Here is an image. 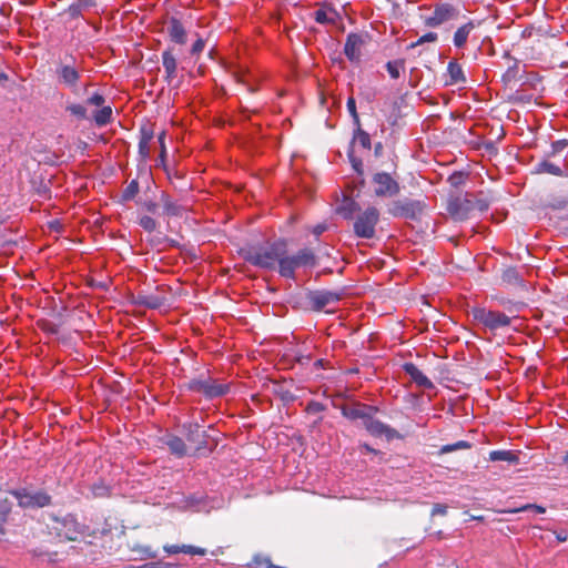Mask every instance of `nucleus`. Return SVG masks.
<instances>
[{"label":"nucleus","instance_id":"nucleus-1","mask_svg":"<svg viewBox=\"0 0 568 568\" xmlns=\"http://www.w3.org/2000/svg\"><path fill=\"white\" fill-rule=\"evenodd\" d=\"M286 253V243L277 241L263 246H253L244 251V260L252 265L266 270H277L281 257Z\"/></svg>","mask_w":568,"mask_h":568},{"label":"nucleus","instance_id":"nucleus-2","mask_svg":"<svg viewBox=\"0 0 568 568\" xmlns=\"http://www.w3.org/2000/svg\"><path fill=\"white\" fill-rule=\"evenodd\" d=\"M489 207L488 200L481 193H466L448 202L447 211L457 221H464L483 213Z\"/></svg>","mask_w":568,"mask_h":568},{"label":"nucleus","instance_id":"nucleus-3","mask_svg":"<svg viewBox=\"0 0 568 568\" xmlns=\"http://www.w3.org/2000/svg\"><path fill=\"white\" fill-rule=\"evenodd\" d=\"M316 264V256L310 248H303L295 255H287V252L281 257L278 273L286 278H294L295 271L302 266H314Z\"/></svg>","mask_w":568,"mask_h":568},{"label":"nucleus","instance_id":"nucleus-4","mask_svg":"<svg viewBox=\"0 0 568 568\" xmlns=\"http://www.w3.org/2000/svg\"><path fill=\"white\" fill-rule=\"evenodd\" d=\"M471 316L478 324L484 325L490 331L507 327L511 324V318L503 312L491 311L484 307H474Z\"/></svg>","mask_w":568,"mask_h":568},{"label":"nucleus","instance_id":"nucleus-5","mask_svg":"<svg viewBox=\"0 0 568 568\" xmlns=\"http://www.w3.org/2000/svg\"><path fill=\"white\" fill-rule=\"evenodd\" d=\"M379 221V211L375 206H368L359 213L354 222V233L361 239H373Z\"/></svg>","mask_w":568,"mask_h":568},{"label":"nucleus","instance_id":"nucleus-6","mask_svg":"<svg viewBox=\"0 0 568 568\" xmlns=\"http://www.w3.org/2000/svg\"><path fill=\"white\" fill-rule=\"evenodd\" d=\"M459 10L452 3L438 2L433 6L430 14L423 18L424 24L428 28H438L444 23L456 20Z\"/></svg>","mask_w":568,"mask_h":568},{"label":"nucleus","instance_id":"nucleus-7","mask_svg":"<svg viewBox=\"0 0 568 568\" xmlns=\"http://www.w3.org/2000/svg\"><path fill=\"white\" fill-rule=\"evenodd\" d=\"M189 389L201 393L206 398H215L225 395L230 390V384L222 383L212 377L194 378L189 383Z\"/></svg>","mask_w":568,"mask_h":568},{"label":"nucleus","instance_id":"nucleus-8","mask_svg":"<svg viewBox=\"0 0 568 568\" xmlns=\"http://www.w3.org/2000/svg\"><path fill=\"white\" fill-rule=\"evenodd\" d=\"M21 508H42L51 504V496L44 490L31 491L27 488L10 490Z\"/></svg>","mask_w":568,"mask_h":568},{"label":"nucleus","instance_id":"nucleus-9","mask_svg":"<svg viewBox=\"0 0 568 568\" xmlns=\"http://www.w3.org/2000/svg\"><path fill=\"white\" fill-rule=\"evenodd\" d=\"M55 77L59 85L74 91L81 79L80 67L73 58L70 61L60 62L55 68Z\"/></svg>","mask_w":568,"mask_h":568},{"label":"nucleus","instance_id":"nucleus-10","mask_svg":"<svg viewBox=\"0 0 568 568\" xmlns=\"http://www.w3.org/2000/svg\"><path fill=\"white\" fill-rule=\"evenodd\" d=\"M425 204L417 200H397L389 207L388 213L395 217L414 220L422 214Z\"/></svg>","mask_w":568,"mask_h":568},{"label":"nucleus","instance_id":"nucleus-11","mask_svg":"<svg viewBox=\"0 0 568 568\" xmlns=\"http://www.w3.org/2000/svg\"><path fill=\"white\" fill-rule=\"evenodd\" d=\"M58 537L65 540H78L83 535V526L73 516L57 519L53 526Z\"/></svg>","mask_w":568,"mask_h":568},{"label":"nucleus","instance_id":"nucleus-12","mask_svg":"<svg viewBox=\"0 0 568 568\" xmlns=\"http://www.w3.org/2000/svg\"><path fill=\"white\" fill-rule=\"evenodd\" d=\"M373 182L375 184V194L377 196L392 197L399 193V184L388 173H376L373 176Z\"/></svg>","mask_w":568,"mask_h":568},{"label":"nucleus","instance_id":"nucleus-13","mask_svg":"<svg viewBox=\"0 0 568 568\" xmlns=\"http://www.w3.org/2000/svg\"><path fill=\"white\" fill-rule=\"evenodd\" d=\"M366 43L364 36L358 33H349L344 45V53L351 62H361L363 48Z\"/></svg>","mask_w":568,"mask_h":568},{"label":"nucleus","instance_id":"nucleus-14","mask_svg":"<svg viewBox=\"0 0 568 568\" xmlns=\"http://www.w3.org/2000/svg\"><path fill=\"white\" fill-rule=\"evenodd\" d=\"M166 33L170 40L176 44L183 45L186 43L187 33L186 29L180 19L171 17L166 21Z\"/></svg>","mask_w":568,"mask_h":568},{"label":"nucleus","instance_id":"nucleus-15","mask_svg":"<svg viewBox=\"0 0 568 568\" xmlns=\"http://www.w3.org/2000/svg\"><path fill=\"white\" fill-rule=\"evenodd\" d=\"M341 300V295L329 291H317L310 295V301L314 310L321 311L325 306L336 303Z\"/></svg>","mask_w":568,"mask_h":568},{"label":"nucleus","instance_id":"nucleus-16","mask_svg":"<svg viewBox=\"0 0 568 568\" xmlns=\"http://www.w3.org/2000/svg\"><path fill=\"white\" fill-rule=\"evenodd\" d=\"M364 426L366 430L373 435V436H385L388 439H392L396 436V430L390 428L389 426L385 425L378 419H375L371 416H368L364 420Z\"/></svg>","mask_w":568,"mask_h":568},{"label":"nucleus","instance_id":"nucleus-17","mask_svg":"<svg viewBox=\"0 0 568 568\" xmlns=\"http://www.w3.org/2000/svg\"><path fill=\"white\" fill-rule=\"evenodd\" d=\"M162 64L165 71V80L171 82L176 78L178 62L171 48L162 52Z\"/></svg>","mask_w":568,"mask_h":568},{"label":"nucleus","instance_id":"nucleus-18","mask_svg":"<svg viewBox=\"0 0 568 568\" xmlns=\"http://www.w3.org/2000/svg\"><path fill=\"white\" fill-rule=\"evenodd\" d=\"M154 136V131L151 125H143L140 129L139 154L142 159L150 156V143Z\"/></svg>","mask_w":568,"mask_h":568},{"label":"nucleus","instance_id":"nucleus-19","mask_svg":"<svg viewBox=\"0 0 568 568\" xmlns=\"http://www.w3.org/2000/svg\"><path fill=\"white\" fill-rule=\"evenodd\" d=\"M406 374L420 387L432 388V381L414 364L407 363L404 365Z\"/></svg>","mask_w":568,"mask_h":568},{"label":"nucleus","instance_id":"nucleus-20","mask_svg":"<svg viewBox=\"0 0 568 568\" xmlns=\"http://www.w3.org/2000/svg\"><path fill=\"white\" fill-rule=\"evenodd\" d=\"M163 549L169 555H175V554H180V552L192 555V556H205L206 555L205 548L196 547V546H192V545H182V546L165 545L163 547Z\"/></svg>","mask_w":568,"mask_h":568},{"label":"nucleus","instance_id":"nucleus-21","mask_svg":"<svg viewBox=\"0 0 568 568\" xmlns=\"http://www.w3.org/2000/svg\"><path fill=\"white\" fill-rule=\"evenodd\" d=\"M476 28L474 21L460 26L454 33L453 42L456 48H464L467 43L468 37L471 31Z\"/></svg>","mask_w":568,"mask_h":568},{"label":"nucleus","instance_id":"nucleus-22","mask_svg":"<svg viewBox=\"0 0 568 568\" xmlns=\"http://www.w3.org/2000/svg\"><path fill=\"white\" fill-rule=\"evenodd\" d=\"M337 17V12L326 6H322L314 12L315 21L321 24H335Z\"/></svg>","mask_w":568,"mask_h":568},{"label":"nucleus","instance_id":"nucleus-23","mask_svg":"<svg viewBox=\"0 0 568 568\" xmlns=\"http://www.w3.org/2000/svg\"><path fill=\"white\" fill-rule=\"evenodd\" d=\"M447 77L446 84L454 85L460 82H465V75L463 68L456 61H450L447 65Z\"/></svg>","mask_w":568,"mask_h":568},{"label":"nucleus","instance_id":"nucleus-24","mask_svg":"<svg viewBox=\"0 0 568 568\" xmlns=\"http://www.w3.org/2000/svg\"><path fill=\"white\" fill-rule=\"evenodd\" d=\"M518 456L511 450H491L489 453V460L491 462H508L511 464L518 463Z\"/></svg>","mask_w":568,"mask_h":568},{"label":"nucleus","instance_id":"nucleus-25","mask_svg":"<svg viewBox=\"0 0 568 568\" xmlns=\"http://www.w3.org/2000/svg\"><path fill=\"white\" fill-rule=\"evenodd\" d=\"M12 510V504L8 500L0 501V536L6 535V524Z\"/></svg>","mask_w":568,"mask_h":568},{"label":"nucleus","instance_id":"nucleus-26","mask_svg":"<svg viewBox=\"0 0 568 568\" xmlns=\"http://www.w3.org/2000/svg\"><path fill=\"white\" fill-rule=\"evenodd\" d=\"M166 445L170 448V450L176 456L182 457L186 453V447L183 439L178 436H170L166 439Z\"/></svg>","mask_w":568,"mask_h":568},{"label":"nucleus","instance_id":"nucleus-27","mask_svg":"<svg viewBox=\"0 0 568 568\" xmlns=\"http://www.w3.org/2000/svg\"><path fill=\"white\" fill-rule=\"evenodd\" d=\"M93 120L99 126L106 125L112 120V108L109 105L102 106V109L94 112Z\"/></svg>","mask_w":568,"mask_h":568},{"label":"nucleus","instance_id":"nucleus-28","mask_svg":"<svg viewBox=\"0 0 568 568\" xmlns=\"http://www.w3.org/2000/svg\"><path fill=\"white\" fill-rule=\"evenodd\" d=\"M164 214L168 216H181L184 207L176 202L171 201L168 196L163 200Z\"/></svg>","mask_w":568,"mask_h":568},{"label":"nucleus","instance_id":"nucleus-29","mask_svg":"<svg viewBox=\"0 0 568 568\" xmlns=\"http://www.w3.org/2000/svg\"><path fill=\"white\" fill-rule=\"evenodd\" d=\"M356 126L357 129L353 139L354 143L359 144L365 150H371L372 143L369 134L361 128V124Z\"/></svg>","mask_w":568,"mask_h":568},{"label":"nucleus","instance_id":"nucleus-30","mask_svg":"<svg viewBox=\"0 0 568 568\" xmlns=\"http://www.w3.org/2000/svg\"><path fill=\"white\" fill-rule=\"evenodd\" d=\"M536 172L537 173H547V174H551V175H556V176H561L564 173H562V170L549 162V161H542L540 163H538L537 168H536Z\"/></svg>","mask_w":568,"mask_h":568},{"label":"nucleus","instance_id":"nucleus-31","mask_svg":"<svg viewBox=\"0 0 568 568\" xmlns=\"http://www.w3.org/2000/svg\"><path fill=\"white\" fill-rule=\"evenodd\" d=\"M358 210V204L353 200H345L339 206L338 213L346 220L353 219V214Z\"/></svg>","mask_w":568,"mask_h":568},{"label":"nucleus","instance_id":"nucleus-32","mask_svg":"<svg viewBox=\"0 0 568 568\" xmlns=\"http://www.w3.org/2000/svg\"><path fill=\"white\" fill-rule=\"evenodd\" d=\"M136 304L155 310L162 305V301L158 296L139 295L136 297Z\"/></svg>","mask_w":568,"mask_h":568},{"label":"nucleus","instance_id":"nucleus-33","mask_svg":"<svg viewBox=\"0 0 568 568\" xmlns=\"http://www.w3.org/2000/svg\"><path fill=\"white\" fill-rule=\"evenodd\" d=\"M404 68H405L404 60L388 61L386 64V69L392 79H398L400 77V72L404 70Z\"/></svg>","mask_w":568,"mask_h":568},{"label":"nucleus","instance_id":"nucleus-34","mask_svg":"<svg viewBox=\"0 0 568 568\" xmlns=\"http://www.w3.org/2000/svg\"><path fill=\"white\" fill-rule=\"evenodd\" d=\"M367 408L368 407L366 406H357L349 409H344L343 414L351 419L362 418L365 420L368 417V414L366 413Z\"/></svg>","mask_w":568,"mask_h":568},{"label":"nucleus","instance_id":"nucleus-35","mask_svg":"<svg viewBox=\"0 0 568 568\" xmlns=\"http://www.w3.org/2000/svg\"><path fill=\"white\" fill-rule=\"evenodd\" d=\"M471 447L470 443L469 442H466V440H458L454 444H448V445H444L440 449H439V454H448V453H452V452H455V450H459V449H469Z\"/></svg>","mask_w":568,"mask_h":568},{"label":"nucleus","instance_id":"nucleus-36","mask_svg":"<svg viewBox=\"0 0 568 568\" xmlns=\"http://www.w3.org/2000/svg\"><path fill=\"white\" fill-rule=\"evenodd\" d=\"M67 110L79 119H87V109L82 104L73 103L67 106Z\"/></svg>","mask_w":568,"mask_h":568},{"label":"nucleus","instance_id":"nucleus-37","mask_svg":"<svg viewBox=\"0 0 568 568\" xmlns=\"http://www.w3.org/2000/svg\"><path fill=\"white\" fill-rule=\"evenodd\" d=\"M139 193V183L136 180H132L123 192L124 200H131Z\"/></svg>","mask_w":568,"mask_h":568},{"label":"nucleus","instance_id":"nucleus-38","mask_svg":"<svg viewBox=\"0 0 568 568\" xmlns=\"http://www.w3.org/2000/svg\"><path fill=\"white\" fill-rule=\"evenodd\" d=\"M139 225L148 232H153L156 229V221L149 215H144L140 219Z\"/></svg>","mask_w":568,"mask_h":568},{"label":"nucleus","instance_id":"nucleus-39","mask_svg":"<svg viewBox=\"0 0 568 568\" xmlns=\"http://www.w3.org/2000/svg\"><path fill=\"white\" fill-rule=\"evenodd\" d=\"M347 110L348 112L351 113L352 118H353V121L356 125H359V115L357 113V110H356V102H355V99L353 97H349L347 99Z\"/></svg>","mask_w":568,"mask_h":568},{"label":"nucleus","instance_id":"nucleus-40","mask_svg":"<svg viewBox=\"0 0 568 568\" xmlns=\"http://www.w3.org/2000/svg\"><path fill=\"white\" fill-rule=\"evenodd\" d=\"M437 38H438L437 33L428 32V33L422 36L416 42H413L410 44V48H416L418 45H422L425 42H435V41H437Z\"/></svg>","mask_w":568,"mask_h":568},{"label":"nucleus","instance_id":"nucleus-41","mask_svg":"<svg viewBox=\"0 0 568 568\" xmlns=\"http://www.w3.org/2000/svg\"><path fill=\"white\" fill-rule=\"evenodd\" d=\"M205 48V41L202 38H199L191 47V54L192 55H200Z\"/></svg>","mask_w":568,"mask_h":568},{"label":"nucleus","instance_id":"nucleus-42","mask_svg":"<svg viewBox=\"0 0 568 568\" xmlns=\"http://www.w3.org/2000/svg\"><path fill=\"white\" fill-rule=\"evenodd\" d=\"M104 97L100 93H94L93 95H91L89 99H88V104H91V105H95V106H101L103 105L104 103Z\"/></svg>","mask_w":568,"mask_h":568},{"label":"nucleus","instance_id":"nucleus-43","mask_svg":"<svg viewBox=\"0 0 568 568\" xmlns=\"http://www.w3.org/2000/svg\"><path fill=\"white\" fill-rule=\"evenodd\" d=\"M526 510H534L536 514H544L546 511V509L542 506L530 505V504L517 509L516 511H526Z\"/></svg>","mask_w":568,"mask_h":568},{"label":"nucleus","instance_id":"nucleus-44","mask_svg":"<svg viewBox=\"0 0 568 568\" xmlns=\"http://www.w3.org/2000/svg\"><path fill=\"white\" fill-rule=\"evenodd\" d=\"M447 514V506L443 504H435L432 509V516H444Z\"/></svg>","mask_w":568,"mask_h":568},{"label":"nucleus","instance_id":"nucleus-45","mask_svg":"<svg viewBox=\"0 0 568 568\" xmlns=\"http://www.w3.org/2000/svg\"><path fill=\"white\" fill-rule=\"evenodd\" d=\"M164 138H165V133L164 132H161L158 136V140H159V143H160V159L161 161H164V158H165V154H166V149H165V144H164Z\"/></svg>","mask_w":568,"mask_h":568},{"label":"nucleus","instance_id":"nucleus-46","mask_svg":"<svg viewBox=\"0 0 568 568\" xmlns=\"http://www.w3.org/2000/svg\"><path fill=\"white\" fill-rule=\"evenodd\" d=\"M567 144H568L567 141H564V140L556 141L555 143H552L554 152L561 151L564 148L567 146Z\"/></svg>","mask_w":568,"mask_h":568},{"label":"nucleus","instance_id":"nucleus-47","mask_svg":"<svg viewBox=\"0 0 568 568\" xmlns=\"http://www.w3.org/2000/svg\"><path fill=\"white\" fill-rule=\"evenodd\" d=\"M308 409H312L314 412H318L323 409V406L318 403H312L308 405Z\"/></svg>","mask_w":568,"mask_h":568},{"label":"nucleus","instance_id":"nucleus-48","mask_svg":"<svg viewBox=\"0 0 568 568\" xmlns=\"http://www.w3.org/2000/svg\"><path fill=\"white\" fill-rule=\"evenodd\" d=\"M324 231H325V226H323V225H317V226L314 229V233H315L316 235H321Z\"/></svg>","mask_w":568,"mask_h":568},{"label":"nucleus","instance_id":"nucleus-49","mask_svg":"<svg viewBox=\"0 0 568 568\" xmlns=\"http://www.w3.org/2000/svg\"><path fill=\"white\" fill-rule=\"evenodd\" d=\"M352 163H353V166L354 169L359 172V166L362 165V162L358 160H355V159H352Z\"/></svg>","mask_w":568,"mask_h":568},{"label":"nucleus","instance_id":"nucleus-50","mask_svg":"<svg viewBox=\"0 0 568 568\" xmlns=\"http://www.w3.org/2000/svg\"><path fill=\"white\" fill-rule=\"evenodd\" d=\"M362 449H364V450H365V452H367V453H375V454L377 453L375 449H373L371 446H368V445H366V444H364V445L362 446Z\"/></svg>","mask_w":568,"mask_h":568},{"label":"nucleus","instance_id":"nucleus-51","mask_svg":"<svg viewBox=\"0 0 568 568\" xmlns=\"http://www.w3.org/2000/svg\"><path fill=\"white\" fill-rule=\"evenodd\" d=\"M8 80V75L0 71V84L6 82Z\"/></svg>","mask_w":568,"mask_h":568},{"label":"nucleus","instance_id":"nucleus-52","mask_svg":"<svg viewBox=\"0 0 568 568\" xmlns=\"http://www.w3.org/2000/svg\"><path fill=\"white\" fill-rule=\"evenodd\" d=\"M562 463L564 465H566V467L568 468V450L565 453L564 457H562Z\"/></svg>","mask_w":568,"mask_h":568},{"label":"nucleus","instance_id":"nucleus-53","mask_svg":"<svg viewBox=\"0 0 568 568\" xmlns=\"http://www.w3.org/2000/svg\"><path fill=\"white\" fill-rule=\"evenodd\" d=\"M382 150V143H377L375 146L376 154Z\"/></svg>","mask_w":568,"mask_h":568},{"label":"nucleus","instance_id":"nucleus-54","mask_svg":"<svg viewBox=\"0 0 568 568\" xmlns=\"http://www.w3.org/2000/svg\"><path fill=\"white\" fill-rule=\"evenodd\" d=\"M266 566H267V567H270V568H271V567H273V566L270 564V560H266Z\"/></svg>","mask_w":568,"mask_h":568}]
</instances>
